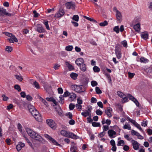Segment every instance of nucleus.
Returning <instances> with one entry per match:
<instances>
[{
  "mask_svg": "<svg viewBox=\"0 0 152 152\" xmlns=\"http://www.w3.org/2000/svg\"><path fill=\"white\" fill-rule=\"evenodd\" d=\"M28 108L29 112L31 115L39 122L42 121V117L39 111L35 108L34 106L31 105H28Z\"/></svg>",
  "mask_w": 152,
  "mask_h": 152,
  "instance_id": "1",
  "label": "nucleus"
},
{
  "mask_svg": "<svg viewBox=\"0 0 152 152\" xmlns=\"http://www.w3.org/2000/svg\"><path fill=\"white\" fill-rule=\"evenodd\" d=\"M26 130L29 136L32 138L38 141H41L42 139V137L40 135L30 128H26Z\"/></svg>",
  "mask_w": 152,
  "mask_h": 152,
  "instance_id": "2",
  "label": "nucleus"
},
{
  "mask_svg": "<svg viewBox=\"0 0 152 152\" xmlns=\"http://www.w3.org/2000/svg\"><path fill=\"white\" fill-rule=\"evenodd\" d=\"M60 133L63 136L74 139H76L78 138V136L75 134L73 133L67 131L65 130H62L61 131Z\"/></svg>",
  "mask_w": 152,
  "mask_h": 152,
  "instance_id": "3",
  "label": "nucleus"
},
{
  "mask_svg": "<svg viewBox=\"0 0 152 152\" xmlns=\"http://www.w3.org/2000/svg\"><path fill=\"white\" fill-rule=\"evenodd\" d=\"M3 34L6 35L10 37V38L7 39V40L10 42L14 43V42H17L18 40L15 36L13 35L12 34L7 32H5Z\"/></svg>",
  "mask_w": 152,
  "mask_h": 152,
  "instance_id": "4",
  "label": "nucleus"
},
{
  "mask_svg": "<svg viewBox=\"0 0 152 152\" xmlns=\"http://www.w3.org/2000/svg\"><path fill=\"white\" fill-rule=\"evenodd\" d=\"M113 11L115 13L116 17L118 22L121 23L122 20V14L115 7H114Z\"/></svg>",
  "mask_w": 152,
  "mask_h": 152,
  "instance_id": "5",
  "label": "nucleus"
},
{
  "mask_svg": "<svg viewBox=\"0 0 152 152\" xmlns=\"http://www.w3.org/2000/svg\"><path fill=\"white\" fill-rule=\"evenodd\" d=\"M44 136L47 139L50 140L53 145L56 146H59L60 145L56 140H54L49 135L45 134H44Z\"/></svg>",
  "mask_w": 152,
  "mask_h": 152,
  "instance_id": "6",
  "label": "nucleus"
},
{
  "mask_svg": "<svg viewBox=\"0 0 152 152\" xmlns=\"http://www.w3.org/2000/svg\"><path fill=\"white\" fill-rule=\"evenodd\" d=\"M4 15L8 16H11L12 15L6 12V10L3 7H0V16H4Z\"/></svg>",
  "mask_w": 152,
  "mask_h": 152,
  "instance_id": "7",
  "label": "nucleus"
},
{
  "mask_svg": "<svg viewBox=\"0 0 152 152\" xmlns=\"http://www.w3.org/2000/svg\"><path fill=\"white\" fill-rule=\"evenodd\" d=\"M65 11L64 9L60 8L59 9L58 12L55 15V17L56 18H59L63 16L65 14Z\"/></svg>",
  "mask_w": 152,
  "mask_h": 152,
  "instance_id": "8",
  "label": "nucleus"
},
{
  "mask_svg": "<svg viewBox=\"0 0 152 152\" xmlns=\"http://www.w3.org/2000/svg\"><path fill=\"white\" fill-rule=\"evenodd\" d=\"M47 124L52 128L55 129L56 124L54 121L52 119H48L46 121Z\"/></svg>",
  "mask_w": 152,
  "mask_h": 152,
  "instance_id": "9",
  "label": "nucleus"
},
{
  "mask_svg": "<svg viewBox=\"0 0 152 152\" xmlns=\"http://www.w3.org/2000/svg\"><path fill=\"white\" fill-rule=\"evenodd\" d=\"M109 137L110 138H113L117 136L116 132L113 129H110L107 132Z\"/></svg>",
  "mask_w": 152,
  "mask_h": 152,
  "instance_id": "10",
  "label": "nucleus"
},
{
  "mask_svg": "<svg viewBox=\"0 0 152 152\" xmlns=\"http://www.w3.org/2000/svg\"><path fill=\"white\" fill-rule=\"evenodd\" d=\"M131 142L133 149L135 150H138L139 148L140 144L137 141L134 140H132Z\"/></svg>",
  "mask_w": 152,
  "mask_h": 152,
  "instance_id": "11",
  "label": "nucleus"
},
{
  "mask_svg": "<svg viewBox=\"0 0 152 152\" xmlns=\"http://www.w3.org/2000/svg\"><path fill=\"white\" fill-rule=\"evenodd\" d=\"M127 95V96L130 100L133 102L137 106H139V103L137 100L135 98L130 94H128Z\"/></svg>",
  "mask_w": 152,
  "mask_h": 152,
  "instance_id": "12",
  "label": "nucleus"
},
{
  "mask_svg": "<svg viewBox=\"0 0 152 152\" xmlns=\"http://www.w3.org/2000/svg\"><path fill=\"white\" fill-rule=\"evenodd\" d=\"M112 111V109L110 107H108L105 110V112L109 118H111L112 116L111 112Z\"/></svg>",
  "mask_w": 152,
  "mask_h": 152,
  "instance_id": "13",
  "label": "nucleus"
},
{
  "mask_svg": "<svg viewBox=\"0 0 152 152\" xmlns=\"http://www.w3.org/2000/svg\"><path fill=\"white\" fill-rule=\"evenodd\" d=\"M133 28L136 32L138 33L140 32L141 27L140 23H136L133 26Z\"/></svg>",
  "mask_w": 152,
  "mask_h": 152,
  "instance_id": "14",
  "label": "nucleus"
},
{
  "mask_svg": "<svg viewBox=\"0 0 152 152\" xmlns=\"http://www.w3.org/2000/svg\"><path fill=\"white\" fill-rule=\"evenodd\" d=\"M66 8L68 9H74L75 7V5L73 2H68L66 3Z\"/></svg>",
  "mask_w": 152,
  "mask_h": 152,
  "instance_id": "15",
  "label": "nucleus"
},
{
  "mask_svg": "<svg viewBox=\"0 0 152 152\" xmlns=\"http://www.w3.org/2000/svg\"><path fill=\"white\" fill-rule=\"evenodd\" d=\"M115 52L117 58L118 59H120L122 57V53L121 50L118 49H115Z\"/></svg>",
  "mask_w": 152,
  "mask_h": 152,
  "instance_id": "16",
  "label": "nucleus"
},
{
  "mask_svg": "<svg viewBox=\"0 0 152 152\" xmlns=\"http://www.w3.org/2000/svg\"><path fill=\"white\" fill-rule=\"evenodd\" d=\"M76 64L78 66H81L84 63V60L83 58H80L77 59L75 61Z\"/></svg>",
  "mask_w": 152,
  "mask_h": 152,
  "instance_id": "17",
  "label": "nucleus"
},
{
  "mask_svg": "<svg viewBox=\"0 0 152 152\" xmlns=\"http://www.w3.org/2000/svg\"><path fill=\"white\" fill-rule=\"evenodd\" d=\"M37 31L39 33H43L45 32V30L40 24H37Z\"/></svg>",
  "mask_w": 152,
  "mask_h": 152,
  "instance_id": "18",
  "label": "nucleus"
},
{
  "mask_svg": "<svg viewBox=\"0 0 152 152\" xmlns=\"http://www.w3.org/2000/svg\"><path fill=\"white\" fill-rule=\"evenodd\" d=\"M25 145L24 143H23L21 142H19L18 144L16 146V148L18 151H20Z\"/></svg>",
  "mask_w": 152,
  "mask_h": 152,
  "instance_id": "19",
  "label": "nucleus"
},
{
  "mask_svg": "<svg viewBox=\"0 0 152 152\" xmlns=\"http://www.w3.org/2000/svg\"><path fill=\"white\" fill-rule=\"evenodd\" d=\"M31 84L37 89H39L40 88V86L39 83L35 81L32 80H31Z\"/></svg>",
  "mask_w": 152,
  "mask_h": 152,
  "instance_id": "20",
  "label": "nucleus"
},
{
  "mask_svg": "<svg viewBox=\"0 0 152 152\" xmlns=\"http://www.w3.org/2000/svg\"><path fill=\"white\" fill-rule=\"evenodd\" d=\"M69 95L70 96V100L71 101H74L76 99V94L73 93H70Z\"/></svg>",
  "mask_w": 152,
  "mask_h": 152,
  "instance_id": "21",
  "label": "nucleus"
},
{
  "mask_svg": "<svg viewBox=\"0 0 152 152\" xmlns=\"http://www.w3.org/2000/svg\"><path fill=\"white\" fill-rule=\"evenodd\" d=\"M65 64L68 67V68L69 70L72 71L74 69V67L72 65L70 64L67 61H65Z\"/></svg>",
  "mask_w": 152,
  "mask_h": 152,
  "instance_id": "22",
  "label": "nucleus"
},
{
  "mask_svg": "<svg viewBox=\"0 0 152 152\" xmlns=\"http://www.w3.org/2000/svg\"><path fill=\"white\" fill-rule=\"evenodd\" d=\"M83 86H77V88L76 89V91L77 92H82L85 91L84 89H82V87Z\"/></svg>",
  "mask_w": 152,
  "mask_h": 152,
  "instance_id": "23",
  "label": "nucleus"
},
{
  "mask_svg": "<svg viewBox=\"0 0 152 152\" xmlns=\"http://www.w3.org/2000/svg\"><path fill=\"white\" fill-rule=\"evenodd\" d=\"M79 66H80V69L83 72H85L87 68L86 65L84 63L82 64Z\"/></svg>",
  "mask_w": 152,
  "mask_h": 152,
  "instance_id": "24",
  "label": "nucleus"
},
{
  "mask_svg": "<svg viewBox=\"0 0 152 152\" xmlns=\"http://www.w3.org/2000/svg\"><path fill=\"white\" fill-rule=\"evenodd\" d=\"M123 128L124 129H127L128 130H131V126L127 122H126L123 126Z\"/></svg>",
  "mask_w": 152,
  "mask_h": 152,
  "instance_id": "25",
  "label": "nucleus"
},
{
  "mask_svg": "<svg viewBox=\"0 0 152 152\" xmlns=\"http://www.w3.org/2000/svg\"><path fill=\"white\" fill-rule=\"evenodd\" d=\"M141 36L142 38L146 40L148 38V35L147 33L145 32L142 33Z\"/></svg>",
  "mask_w": 152,
  "mask_h": 152,
  "instance_id": "26",
  "label": "nucleus"
},
{
  "mask_svg": "<svg viewBox=\"0 0 152 152\" xmlns=\"http://www.w3.org/2000/svg\"><path fill=\"white\" fill-rule=\"evenodd\" d=\"M81 115L83 116L84 117H86L87 116H91V113L90 112L88 111H86L83 112H82L81 113Z\"/></svg>",
  "mask_w": 152,
  "mask_h": 152,
  "instance_id": "27",
  "label": "nucleus"
},
{
  "mask_svg": "<svg viewBox=\"0 0 152 152\" xmlns=\"http://www.w3.org/2000/svg\"><path fill=\"white\" fill-rule=\"evenodd\" d=\"M70 77L73 80H75L77 78L78 75L75 73H72L70 75Z\"/></svg>",
  "mask_w": 152,
  "mask_h": 152,
  "instance_id": "28",
  "label": "nucleus"
},
{
  "mask_svg": "<svg viewBox=\"0 0 152 152\" xmlns=\"http://www.w3.org/2000/svg\"><path fill=\"white\" fill-rule=\"evenodd\" d=\"M39 99L46 107L48 106V104L45 99H43L40 96H39Z\"/></svg>",
  "mask_w": 152,
  "mask_h": 152,
  "instance_id": "29",
  "label": "nucleus"
},
{
  "mask_svg": "<svg viewBox=\"0 0 152 152\" xmlns=\"http://www.w3.org/2000/svg\"><path fill=\"white\" fill-rule=\"evenodd\" d=\"M140 61L141 63H146L149 61V60L144 57H142L140 59Z\"/></svg>",
  "mask_w": 152,
  "mask_h": 152,
  "instance_id": "30",
  "label": "nucleus"
},
{
  "mask_svg": "<svg viewBox=\"0 0 152 152\" xmlns=\"http://www.w3.org/2000/svg\"><path fill=\"white\" fill-rule=\"evenodd\" d=\"M125 144V142L123 140H118V142L117 145L118 146H124Z\"/></svg>",
  "mask_w": 152,
  "mask_h": 152,
  "instance_id": "31",
  "label": "nucleus"
},
{
  "mask_svg": "<svg viewBox=\"0 0 152 152\" xmlns=\"http://www.w3.org/2000/svg\"><path fill=\"white\" fill-rule=\"evenodd\" d=\"M141 20V18L139 17H136L133 20V22L135 23H140V21Z\"/></svg>",
  "mask_w": 152,
  "mask_h": 152,
  "instance_id": "32",
  "label": "nucleus"
},
{
  "mask_svg": "<svg viewBox=\"0 0 152 152\" xmlns=\"http://www.w3.org/2000/svg\"><path fill=\"white\" fill-rule=\"evenodd\" d=\"M92 125L94 127H100L101 126L99 123L95 122H92Z\"/></svg>",
  "mask_w": 152,
  "mask_h": 152,
  "instance_id": "33",
  "label": "nucleus"
},
{
  "mask_svg": "<svg viewBox=\"0 0 152 152\" xmlns=\"http://www.w3.org/2000/svg\"><path fill=\"white\" fill-rule=\"evenodd\" d=\"M93 70L95 72H99L100 71V68L97 66H95L93 67Z\"/></svg>",
  "mask_w": 152,
  "mask_h": 152,
  "instance_id": "34",
  "label": "nucleus"
},
{
  "mask_svg": "<svg viewBox=\"0 0 152 152\" xmlns=\"http://www.w3.org/2000/svg\"><path fill=\"white\" fill-rule=\"evenodd\" d=\"M73 48V46L72 45H68L65 48V50L68 51H71Z\"/></svg>",
  "mask_w": 152,
  "mask_h": 152,
  "instance_id": "35",
  "label": "nucleus"
},
{
  "mask_svg": "<svg viewBox=\"0 0 152 152\" xmlns=\"http://www.w3.org/2000/svg\"><path fill=\"white\" fill-rule=\"evenodd\" d=\"M108 22L106 20L104 21L103 22H101L99 24V25L101 26H105L108 25Z\"/></svg>",
  "mask_w": 152,
  "mask_h": 152,
  "instance_id": "36",
  "label": "nucleus"
},
{
  "mask_svg": "<svg viewBox=\"0 0 152 152\" xmlns=\"http://www.w3.org/2000/svg\"><path fill=\"white\" fill-rule=\"evenodd\" d=\"M113 31H114L117 34H118V33H119L120 29L119 27V26H115L113 28Z\"/></svg>",
  "mask_w": 152,
  "mask_h": 152,
  "instance_id": "37",
  "label": "nucleus"
},
{
  "mask_svg": "<svg viewBox=\"0 0 152 152\" xmlns=\"http://www.w3.org/2000/svg\"><path fill=\"white\" fill-rule=\"evenodd\" d=\"M96 92L98 94H100L102 93L101 90L98 87H96L95 88Z\"/></svg>",
  "mask_w": 152,
  "mask_h": 152,
  "instance_id": "38",
  "label": "nucleus"
},
{
  "mask_svg": "<svg viewBox=\"0 0 152 152\" xmlns=\"http://www.w3.org/2000/svg\"><path fill=\"white\" fill-rule=\"evenodd\" d=\"M65 115L70 119H71L72 118V113L70 112L66 113Z\"/></svg>",
  "mask_w": 152,
  "mask_h": 152,
  "instance_id": "39",
  "label": "nucleus"
},
{
  "mask_svg": "<svg viewBox=\"0 0 152 152\" xmlns=\"http://www.w3.org/2000/svg\"><path fill=\"white\" fill-rule=\"evenodd\" d=\"M124 137L128 141H132V140H133L132 138L130 137L128 134H125L124 135Z\"/></svg>",
  "mask_w": 152,
  "mask_h": 152,
  "instance_id": "40",
  "label": "nucleus"
},
{
  "mask_svg": "<svg viewBox=\"0 0 152 152\" xmlns=\"http://www.w3.org/2000/svg\"><path fill=\"white\" fill-rule=\"evenodd\" d=\"M121 44L123 45V46L125 47L126 48L127 47V43L126 41L124 40L121 42Z\"/></svg>",
  "mask_w": 152,
  "mask_h": 152,
  "instance_id": "41",
  "label": "nucleus"
},
{
  "mask_svg": "<svg viewBox=\"0 0 152 152\" xmlns=\"http://www.w3.org/2000/svg\"><path fill=\"white\" fill-rule=\"evenodd\" d=\"M79 16L77 15H74L72 17V19L74 20L75 21L77 22L79 20Z\"/></svg>",
  "mask_w": 152,
  "mask_h": 152,
  "instance_id": "42",
  "label": "nucleus"
},
{
  "mask_svg": "<svg viewBox=\"0 0 152 152\" xmlns=\"http://www.w3.org/2000/svg\"><path fill=\"white\" fill-rule=\"evenodd\" d=\"M5 50L8 52H10L12 50V49L11 47L10 46H7Z\"/></svg>",
  "mask_w": 152,
  "mask_h": 152,
  "instance_id": "43",
  "label": "nucleus"
},
{
  "mask_svg": "<svg viewBox=\"0 0 152 152\" xmlns=\"http://www.w3.org/2000/svg\"><path fill=\"white\" fill-rule=\"evenodd\" d=\"M43 23L45 26L46 28L47 29L49 30L50 29L48 21H44Z\"/></svg>",
  "mask_w": 152,
  "mask_h": 152,
  "instance_id": "44",
  "label": "nucleus"
},
{
  "mask_svg": "<svg viewBox=\"0 0 152 152\" xmlns=\"http://www.w3.org/2000/svg\"><path fill=\"white\" fill-rule=\"evenodd\" d=\"M134 126L137 128L138 129H139L140 130V131L142 132H143V131L140 125L139 124L137 123Z\"/></svg>",
  "mask_w": 152,
  "mask_h": 152,
  "instance_id": "45",
  "label": "nucleus"
},
{
  "mask_svg": "<svg viewBox=\"0 0 152 152\" xmlns=\"http://www.w3.org/2000/svg\"><path fill=\"white\" fill-rule=\"evenodd\" d=\"M76 107L77 109L79 111H80L82 108V106L80 104H76Z\"/></svg>",
  "mask_w": 152,
  "mask_h": 152,
  "instance_id": "46",
  "label": "nucleus"
},
{
  "mask_svg": "<svg viewBox=\"0 0 152 152\" xmlns=\"http://www.w3.org/2000/svg\"><path fill=\"white\" fill-rule=\"evenodd\" d=\"M16 78L19 81H22L23 80L22 77L20 75H15Z\"/></svg>",
  "mask_w": 152,
  "mask_h": 152,
  "instance_id": "47",
  "label": "nucleus"
},
{
  "mask_svg": "<svg viewBox=\"0 0 152 152\" xmlns=\"http://www.w3.org/2000/svg\"><path fill=\"white\" fill-rule=\"evenodd\" d=\"M138 132H137L136 131L133 129H132L131 131V134L132 135H136L137 136V134H138Z\"/></svg>",
  "mask_w": 152,
  "mask_h": 152,
  "instance_id": "48",
  "label": "nucleus"
},
{
  "mask_svg": "<svg viewBox=\"0 0 152 152\" xmlns=\"http://www.w3.org/2000/svg\"><path fill=\"white\" fill-rule=\"evenodd\" d=\"M75 107V105L72 103H70L69 105V108L70 110H72Z\"/></svg>",
  "mask_w": 152,
  "mask_h": 152,
  "instance_id": "49",
  "label": "nucleus"
},
{
  "mask_svg": "<svg viewBox=\"0 0 152 152\" xmlns=\"http://www.w3.org/2000/svg\"><path fill=\"white\" fill-rule=\"evenodd\" d=\"M123 149L124 151H127L129 150V147L127 145H124L123 147Z\"/></svg>",
  "mask_w": 152,
  "mask_h": 152,
  "instance_id": "50",
  "label": "nucleus"
},
{
  "mask_svg": "<svg viewBox=\"0 0 152 152\" xmlns=\"http://www.w3.org/2000/svg\"><path fill=\"white\" fill-rule=\"evenodd\" d=\"M96 114L98 115H101L102 114V112L99 110H97L96 112Z\"/></svg>",
  "mask_w": 152,
  "mask_h": 152,
  "instance_id": "51",
  "label": "nucleus"
},
{
  "mask_svg": "<svg viewBox=\"0 0 152 152\" xmlns=\"http://www.w3.org/2000/svg\"><path fill=\"white\" fill-rule=\"evenodd\" d=\"M70 93H69L68 91H66L63 94V97H66L69 95Z\"/></svg>",
  "mask_w": 152,
  "mask_h": 152,
  "instance_id": "52",
  "label": "nucleus"
},
{
  "mask_svg": "<svg viewBox=\"0 0 152 152\" xmlns=\"http://www.w3.org/2000/svg\"><path fill=\"white\" fill-rule=\"evenodd\" d=\"M117 94L119 96L121 97L122 98L123 96L125 95L123 93L119 91H118L117 92Z\"/></svg>",
  "mask_w": 152,
  "mask_h": 152,
  "instance_id": "53",
  "label": "nucleus"
},
{
  "mask_svg": "<svg viewBox=\"0 0 152 152\" xmlns=\"http://www.w3.org/2000/svg\"><path fill=\"white\" fill-rule=\"evenodd\" d=\"M15 88L18 91H21V88L18 85H16L14 86Z\"/></svg>",
  "mask_w": 152,
  "mask_h": 152,
  "instance_id": "54",
  "label": "nucleus"
},
{
  "mask_svg": "<svg viewBox=\"0 0 152 152\" xmlns=\"http://www.w3.org/2000/svg\"><path fill=\"white\" fill-rule=\"evenodd\" d=\"M85 18L86 19L90 21L96 22V21L92 18H91L87 16H85Z\"/></svg>",
  "mask_w": 152,
  "mask_h": 152,
  "instance_id": "55",
  "label": "nucleus"
},
{
  "mask_svg": "<svg viewBox=\"0 0 152 152\" xmlns=\"http://www.w3.org/2000/svg\"><path fill=\"white\" fill-rule=\"evenodd\" d=\"M91 102L92 103H96L97 102L96 99L94 97H92L91 99Z\"/></svg>",
  "mask_w": 152,
  "mask_h": 152,
  "instance_id": "56",
  "label": "nucleus"
},
{
  "mask_svg": "<svg viewBox=\"0 0 152 152\" xmlns=\"http://www.w3.org/2000/svg\"><path fill=\"white\" fill-rule=\"evenodd\" d=\"M103 129L104 132L108 130V126L104 125L103 127Z\"/></svg>",
  "mask_w": 152,
  "mask_h": 152,
  "instance_id": "57",
  "label": "nucleus"
},
{
  "mask_svg": "<svg viewBox=\"0 0 152 152\" xmlns=\"http://www.w3.org/2000/svg\"><path fill=\"white\" fill-rule=\"evenodd\" d=\"M75 121L72 119L69 120V123L70 125H73L75 124Z\"/></svg>",
  "mask_w": 152,
  "mask_h": 152,
  "instance_id": "58",
  "label": "nucleus"
},
{
  "mask_svg": "<svg viewBox=\"0 0 152 152\" xmlns=\"http://www.w3.org/2000/svg\"><path fill=\"white\" fill-rule=\"evenodd\" d=\"M91 83V86L93 87L97 85V82L95 81H92Z\"/></svg>",
  "mask_w": 152,
  "mask_h": 152,
  "instance_id": "59",
  "label": "nucleus"
},
{
  "mask_svg": "<svg viewBox=\"0 0 152 152\" xmlns=\"http://www.w3.org/2000/svg\"><path fill=\"white\" fill-rule=\"evenodd\" d=\"M58 94H61L63 93V91L61 88H58Z\"/></svg>",
  "mask_w": 152,
  "mask_h": 152,
  "instance_id": "60",
  "label": "nucleus"
},
{
  "mask_svg": "<svg viewBox=\"0 0 152 152\" xmlns=\"http://www.w3.org/2000/svg\"><path fill=\"white\" fill-rule=\"evenodd\" d=\"M97 104L101 108H103V107L102 103L100 101L98 102L97 103Z\"/></svg>",
  "mask_w": 152,
  "mask_h": 152,
  "instance_id": "61",
  "label": "nucleus"
},
{
  "mask_svg": "<svg viewBox=\"0 0 152 152\" xmlns=\"http://www.w3.org/2000/svg\"><path fill=\"white\" fill-rule=\"evenodd\" d=\"M13 107V105L12 104H10L7 106V109L8 110H10L11 109H12Z\"/></svg>",
  "mask_w": 152,
  "mask_h": 152,
  "instance_id": "62",
  "label": "nucleus"
},
{
  "mask_svg": "<svg viewBox=\"0 0 152 152\" xmlns=\"http://www.w3.org/2000/svg\"><path fill=\"white\" fill-rule=\"evenodd\" d=\"M2 97L3 98V100L4 101H7L8 99L9 98L4 94L2 95Z\"/></svg>",
  "mask_w": 152,
  "mask_h": 152,
  "instance_id": "63",
  "label": "nucleus"
},
{
  "mask_svg": "<svg viewBox=\"0 0 152 152\" xmlns=\"http://www.w3.org/2000/svg\"><path fill=\"white\" fill-rule=\"evenodd\" d=\"M148 135H152V130L150 129H148L147 130Z\"/></svg>",
  "mask_w": 152,
  "mask_h": 152,
  "instance_id": "64",
  "label": "nucleus"
}]
</instances>
